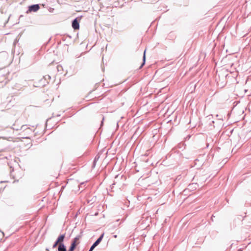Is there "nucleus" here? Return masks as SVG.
Here are the masks:
<instances>
[{"label": "nucleus", "instance_id": "19", "mask_svg": "<svg viewBox=\"0 0 251 251\" xmlns=\"http://www.w3.org/2000/svg\"><path fill=\"white\" fill-rule=\"evenodd\" d=\"M103 120H104V117H103L102 120V121H101V122L100 126H101V125H102V124H103Z\"/></svg>", "mask_w": 251, "mask_h": 251}, {"label": "nucleus", "instance_id": "6", "mask_svg": "<svg viewBox=\"0 0 251 251\" xmlns=\"http://www.w3.org/2000/svg\"><path fill=\"white\" fill-rule=\"evenodd\" d=\"M65 238V233L59 235L55 240L58 244L63 243Z\"/></svg>", "mask_w": 251, "mask_h": 251}, {"label": "nucleus", "instance_id": "29", "mask_svg": "<svg viewBox=\"0 0 251 251\" xmlns=\"http://www.w3.org/2000/svg\"><path fill=\"white\" fill-rule=\"evenodd\" d=\"M4 182V181H0V183H2V182Z\"/></svg>", "mask_w": 251, "mask_h": 251}, {"label": "nucleus", "instance_id": "22", "mask_svg": "<svg viewBox=\"0 0 251 251\" xmlns=\"http://www.w3.org/2000/svg\"><path fill=\"white\" fill-rule=\"evenodd\" d=\"M84 183H85V182H81V183L80 184V185H83Z\"/></svg>", "mask_w": 251, "mask_h": 251}, {"label": "nucleus", "instance_id": "31", "mask_svg": "<svg viewBox=\"0 0 251 251\" xmlns=\"http://www.w3.org/2000/svg\"><path fill=\"white\" fill-rule=\"evenodd\" d=\"M2 80H1V79H0V81H1Z\"/></svg>", "mask_w": 251, "mask_h": 251}, {"label": "nucleus", "instance_id": "12", "mask_svg": "<svg viewBox=\"0 0 251 251\" xmlns=\"http://www.w3.org/2000/svg\"><path fill=\"white\" fill-rule=\"evenodd\" d=\"M99 157H97L96 156L95 158H94V160H93V168H94L95 165H96V163L97 161V160H98Z\"/></svg>", "mask_w": 251, "mask_h": 251}, {"label": "nucleus", "instance_id": "17", "mask_svg": "<svg viewBox=\"0 0 251 251\" xmlns=\"http://www.w3.org/2000/svg\"><path fill=\"white\" fill-rule=\"evenodd\" d=\"M53 10H54V8H50V9H49V11L50 12H52Z\"/></svg>", "mask_w": 251, "mask_h": 251}, {"label": "nucleus", "instance_id": "21", "mask_svg": "<svg viewBox=\"0 0 251 251\" xmlns=\"http://www.w3.org/2000/svg\"><path fill=\"white\" fill-rule=\"evenodd\" d=\"M65 186H62L61 187V190H62V189H63L65 188Z\"/></svg>", "mask_w": 251, "mask_h": 251}, {"label": "nucleus", "instance_id": "27", "mask_svg": "<svg viewBox=\"0 0 251 251\" xmlns=\"http://www.w3.org/2000/svg\"><path fill=\"white\" fill-rule=\"evenodd\" d=\"M238 251H242L241 249H239V250H238Z\"/></svg>", "mask_w": 251, "mask_h": 251}, {"label": "nucleus", "instance_id": "23", "mask_svg": "<svg viewBox=\"0 0 251 251\" xmlns=\"http://www.w3.org/2000/svg\"><path fill=\"white\" fill-rule=\"evenodd\" d=\"M118 176H119V175H116V176H115V178H117V177H118Z\"/></svg>", "mask_w": 251, "mask_h": 251}, {"label": "nucleus", "instance_id": "1", "mask_svg": "<svg viewBox=\"0 0 251 251\" xmlns=\"http://www.w3.org/2000/svg\"><path fill=\"white\" fill-rule=\"evenodd\" d=\"M82 17V16H78L72 21V26L75 30L79 29V23Z\"/></svg>", "mask_w": 251, "mask_h": 251}, {"label": "nucleus", "instance_id": "14", "mask_svg": "<svg viewBox=\"0 0 251 251\" xmlns=\"http://www.w3.org/2000/svg\"><path fill=\"white\" fill-rule=\"evenodd\" d=\"M59 245L58 243V242H57L55 241L54 242V243H53V245H52V249H55V248L57 247V245Z\"/></svg>", "mask_w": 251, "mask_h": 251}, {"label": "nucleus", "instance_id": "5", "mask_svg": "<svg viewBox=\"0 0 251 251\" xmlns=\"http://www.w3.org/2000/svg\"><path fill=\"white\" fill-rule=\"evenodd\" d=\"M197 187H198L197 183L190 184L188 185V187L183 191V192L185 193L186 192L196 190L197 188Z\"/></svg>", "mask_w": 251, "mask_h": 251}, {"label": "nucleus", "instance_id": "20", "mask_svg": "<svg viewBox=\"0 0 251 251\" xmlns=\"http://www.w3.org/2000/svg\"><path fill=\"white\" fill-rule=\"evenodd\" d=\"M67 37H68L69 38H70V39L72 38V37H71L70 35H67Z\"/></svg>", "mask_w": 251, "mask_h": 251}, {"label": "nucleus", "instance_id": "32", "mask_svg": "<svg viewBox=\"0 0 251 251\" xmlns=\"http://www.w3.org/2000/svg\"><path fill=\"white\" fill-rule=\"evenodd\" d=\"M88 251H90L89 250Z\"/></svg>", "mask_w": 251, "mask_h": 251}, {"label": "nucleus", "instance_id": "18", "mask_svg": "<svg viewBox=\"0 0 251 251\" xmlns=\"http://www.w3.org/2000/svg\"><path fill=\"white\" fill-rule=\"evenodd\" d=\"M62 40L64 41H66V38L65 37V35H64L62 38Z\"/></svg>", "mask_w": 251, "mask_h": 251}, {"label": "nucleus", "instance_id": "26", "mask_svg": "<svg viewBox=\"0 0 251 251\" xmlns=\"http://www.w3.org/2000/svg\"><path fill=\"white\" fill-rule=\"evenodd\" d=\"M183 193L184 194V195H187V194H186V193H187V192H186L185 193H184V192H183Z\"/></svg>", "mask_w": 251, "mask_h": 251}, {"label": "nucleus", "instance_id": "15", "mask_svg": "<svg viewBox=\"0 0 251 251\" xmlns=\"http://www.w3.org/2000/svg\"><path fill=\"white\" fill-rule=\"evenodd\" d=\"M27 128V125H23L21 126V129L23 130H25Z\"/></svg>", "mask_w": 251, "mask_h": 251}, {"label": "nucleus", "instance_id": "11", "mask_svg": "<svg viewBox=\"0 0 251 251\" xmlns=\"http://www.w3.org/2000/svg\"><path fill=\"white\" fill-rule=\"evenodd\" d=\"M51 78V77L50 75H46L45 76H44L43 77V79H42L41 80V81H45L47 79H50Z\"/></svg>", "mask_w": 251, "mask_h": 251}, {"label": "nucleus", "instance_id": "30", "mask_svg": "<svg viewBox=\"0 0 251 251\" xmlns=\"http://www.w3.org/2000/svg\"><path fill=\"white\" fill-rule=\"evenodd\" d=\"M46 250V251H49V249L47 248Z\"/></svg>", "mask_w": 251, "mask_h": 251}, {"label": "nucleus", "instance_id": "13", "mask_svg": "<svg viewBox=\"0 0 251 251\" xmlns=\"http://www.w3.org/2000/svg\"><path fill=\"white\" fill-rule=\"evenodd\" d=\"M6 83V81H0V88L3 87Z\"/></svg>", "mask_w": 251, "mask_h": 251}, {"label": "nucleus", "instance_id": "16", "mask_svg": "<svg viewBox=\"0 0 251 251\" xmlns=\"http://www.w3.org/2000/svg\"><path fill=\"white\" fill-rule=\"evenodd\" d=\"M214 124V121H211L209 125L210 126H213V127H214V126L213 125V124Z\"/></svg>", "mask_w": 251, "mask_h": 251}, {"label": "nucleus", "instance_id": "10", "mask_svg": "<svg viewBox=\"0 0 251 251\" xmlns=\"http://www.w3.org/2000/svg\"><path fill=\"white\" fill-rule=\"evenodd\" d=\"M76 248L74 244L71 245L68 251H74Z\"/></svg>", "mask_w": 251, "mask_h": 251}, {"label": "nucleus", "instance_id": "25", "mask_svg": "<svg viewBox=\"0 0 251 251\" xmlns=\"http://www.w3.org/2000/svg\"><path fill=\"white\" fill-rule=\"evenodd\" d=\"M46 85V84L44 82H43V86H45V85Z\"/></svg>", "mask_w": 251, "mask_h": 251}, {"label": "nucleus", "instance_id": "7", "mask_svg": "<svg viewBox=\"0 0 251 251\" xmlns=\"http://www.w3.org/2000/svg\"><path fill=\"white\" fill-rule=\"evenodd\" d=\"M57 251H67L66 247L64 243L59 244L58 246Z\"/></svg>", "mask_w": 251, "mask_h": 251}, {"label": "nucleus", "instance_id": "28", "mask_svg": "<svg viewBox=\"0 0 251 251\" xmlns=\"http://www.w3.org/2000/svg\"><path fill=\"white\" fill-rule=\"evenodd\" d=\"M0 232H1V233L4 235V232L1 231V230H0Z\"/></svg>", "mask_w": 251, "mask_h": 251}, {"label": "nucleus", "instance_id": "9", "mask_svg": "<svg viewBox=\"0 0 251 251\" xmlns=\"http://www.w3.org/2000/svg\"><path fill=\"white\" fill-rule=\"evenodd\" d=\"M177 148L183 150L184 149H185V145L184 143H180L177 145Z\"/></svg>", "mask_w": 251, "mask_h": 251}, {"label": "nucleus", "instance_id": "4", "mask_svg": "<svg viewBox=\"0 0 251 251\" xmlns=\"http://www.w3.org/2000/svg\"><path fill=\"white\" fill-rule=\"evenodd\" d=\"M83 233V231H81L80 233V235L76 236L73 239H72L71 241V245H74L75 247H76L77 245L79 243V242H78L79 239L82 237Z\"/></svg>", "mask_w": 251, "mask_h": 251}, {"label": "nucleus", "instance_id": "8", "mask_svg": "<svg viewBox=\"0 0 251 251\" xmlns=\"http://www.w3.org/2000/svg\"><path fill=\"white\" fill-rule=\"evenodd\" d=\"M146 50H145L144 51L143 59H142V62L139 67V69L142 68L145 65V64L146 63Z\"/></svg>", "mask_w": 251, "mask_h": 251}, {"label": "nucleus", "instance_id": "2", "mask_svg": "<svg viewBox=\"0 0 251 251\" xmlns=\"http://www.w3.org/2000/svg\"><path fill=\"white\" fill-rule=\"evenodd\" d=\"M39 4H34L29 5L28 9L26 11V14H28L31 12H36L40 9Z\"/></svg>", "mask_w": 251, "mask_h": 251}, {"label": "nucleus", "instance_id": "3", "mask_svg": "<svg viewBox=\"0 0 251 251\" xmlns=\"http://www.w3.org/2000/svg\"><path fill=\"white\" fill-rule=\"evenodd\" d=\"M104 236V233H102L99 237L96 240V241L92 244L89 249V251H93L94 249L99 245V244L102 241Z\"/></svg>", "mask_w": 251, "mask_h": 251}, {"label": "nucleus", "instance_id": "24", "mask_svg": "<svg viewBox=\"0 0 251 251\" xmlns=\"http://www.w3.org/2000/svg\"><path fill=\"white\" fill-rule=\"evenodd\" d=\"M23 16H24L23 15H20V16L19 18L20 19V18H21L22 17H23Z\"/></svg>", "mask_w": 251, "mask_h": 251}]
</instances>
